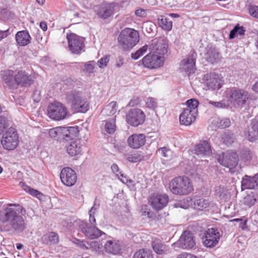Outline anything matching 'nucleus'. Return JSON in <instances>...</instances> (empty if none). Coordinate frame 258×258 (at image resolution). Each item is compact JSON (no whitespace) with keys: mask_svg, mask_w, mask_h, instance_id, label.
<instances>
[{"mask_svg":"<svg viewBox=\"0 0 258 258\" xmlns=\"http://www.w3.org/2000/svg\"><path fill=\"white\" fill-rule=\"evenodd\" d=\"M4 211L0 210V222L4 224L6 231H15L20 233L25 229L24 219L20 214L25 212L20 205L10 204Z\"/></svg>","mask_w":258,"mask_h":258,"instance_id":"obj_1","label":"nucleus"},{"mask_svg":"<svg viewBox=\"0 0 258 258\" xmlns=\"http://www.w3.org/2000/svg\"><path fill=\"white\" fill-rule=\"evenodd\" d=\"M2 78L5 84L10 88L18 86L27 87L32 83L30 75L20 70H7L1 72Z\"/></svg>","mask_w":258,"mask_h":258,"instance_id":"obj_2","label":"nucleus"},{"mask_svg":"<svg viewBox=\"0 0 258 258\" xmlns=\"http://www.w3.org/2000/svg\"><path fill=\"white\" fill-rule=\"evenodd\" d=\"M169 188L174 195L186 196L194 190L190 179L186 176H178L174 177L169 183Z\"/></svg>","mask_w":258,"mask_h":258,"instance_id":"obj_3","label":"nucleus"},{"mask_svg":"<svg viewBox=\"0 0 258 258\" xmlns=\"http://www.w3.org/2000/svg\"><path fill=\"white\" fill-rule=\"evenodd\" d=\"M66 101L72 108L77 112L85 113L89 109V104L82 92L72 90L66 95Z\"/></svg>","mask_w":258,"mask_h":258,"instance_id":"obj_4","label":"nucleus"},{"mask_svg":"<svg viewBox=\"0 0 258 258\" xmlns=\"http://www.w3.org/2000/svg\"><path fill=\"white\" fill-rule=\"evenodd\" d=\"M117 40L121 49L130 50L139 41V34L138 31L133 29L125 28L120 32Z\"/></svg>","mask_w":258,"mask_h":258,"instance_id":"obj_5","label":"nucleus"},{"mask_svg":"<svg viewBox=\"0 0 258 258\" xmlns=\"http://www.w3.org/2000/svg\"><path fill=\"white\" fill-rule=\"evenodd\" d=\"M79 132V127H56L49 130L50 137L59 142H66L73 140Z\"/></svg>","mask_w":258,"mask_h":258,"instance_id":"obj_6","label":"nucleus"},{"mask_svg":"<svg viewBox=\"0 0 258 258\" xmlns=\"http://www.w3.org/2000/svg\"><path fill=\"white\" fill-rule=\"evenodd\" d=\"M199 104L198 100L195 98L186 101L187 107L183 110L179 116V121L181 124L189 125L196 120Z\"/></svg>","mask_w":258,"mask_h":258,"instance_id":"obj_7","label":"nucleus"},{"mask_svg":"<svg viewBox=\"0 0 258 258\" xmlns=\"http://www.w3.org/2000/svg\"><path fill=\"white\" fill-rule=\"evenodd\" d=\"M3 148L7 150H13L19 145V138L17 130L11 127L9 128L2 135L1 140Z\"/></svg>","mask_w":258,"mask_h":258,"instance_id":"obj_8","label":"nucleus"},{"mask_svg":"<svg viewBox=\"0 0 258 258\" xmlns=\"http://www.w3.org/2000/svg\"><path fill=\"white\" fill-rule=\"evenodd\" d=\"M228 98L230 102L235 106L242 107L249 98L247 91L242 89L233 88L228 91Z\"/></svg>","mask_w":258,"mask_h":258,"instance_id":"obj_9","label":"nucleus"},{"mask_svg":"<svg viewBox=\"0 0 258 258\" xmlns=\"http://www.w3.org/2000/svg\"><path fill=\"white\" fill-rule=\"evenodd\" d=\"M48 115L52 119L62 120L64 119L67 115V109L62 103L54 102L49 105Z\"/></svg>","mask_w":258,"mask_h":258,"instance_id":"obj_10","label":"nucleus"},{"mask_svg":"<svg viewBox=\"0 0 258 258\" xmlns=\"http://www.w3.org/2000/svg\"><path fill=\"white\" fill-rule=\"evenodd\" d=\"M203 80L208 89L213 90H219L224 83L221 75L215 72H211L205 75Z\"/></svg>","mask_w":258,"mask_h":258,"instance_id":"obj_11","label":"nucleus"},{"mask_svg":"<svg viewBox=\"0 0 258 258\" xmlns=\"http://www.w3.org/2000/svg\"><path fill=\"white\" fill-rule=\"evenodd\" d=\"M144 112L140 109H130L126 114V121L131 125L138 126L145 120Z\"/></svg>","mask_w":258,"mask_h":258,"instance_id":"obj_12","label":"nucleus"},{"mask_svg":"<svg viewBox=\"0 0 258 258\" xmlns=\"http://www.w3.org/2000/svg\"><path fill=\"white\" fill-rule=\"evenodd\" d=\"M164 58L152 52L148 53L142 59L143 66L149 69H157L164 64Z\"/></svg>","mask_w":258,"mask_h":258,"instance_id":"obj_13","label":"nucleus"},{"mask_svg":"<svg viewBox=\"0 0 258 258\" xmlns=\"http://www.w3.org/2000/svg\"><path fill=\"white\" fill-rule=\"evenodd\" d=\"M69 47L70 51L75 54H79L84 48V38L76 34L67 35Z\"/></svg>","mask_w":258,"mask_h":258,"instance_id":"obj_14","label":"nucleus"},{"mask_svg":"<svg viewBox=\"0 0 258 258\" xmlns=\"http://www.w3.org/2000/svg\"><path fill=\"white\" fill-rule=\"evenodd\" d=\"M79 229L86 237L90 239H95L99 237L103 232L98 229L94 225H90L89 223L81 221L79 224Z\"/></svg>","mask_w":258,"mask_h":258,"instance_id":"obj_15","label":"nucleus"},{"mask_svg":"<svg viewBox=\"0 0 258 258\" xmlns=\"http://www.w3.org/2000/svg\"><path fill=\"white\" fill-rule=\"evenodd\" d=\"M169 201V197L166 194H152L149 198V203L151 207L156 211L164 208Z\"/></svg>","mask_w":258,"mask_h":258,"instance_id":"obj_16","label":"nucleus"},{"mask_svg":"<svg viewBox=\"0 0 258 258\" xmlns=\"http://www.w3.org/2000/svg\"><path fill=\"white\" fill-rule=\"evenodd\" d=\"M221 234L217 228H210L205 233L204 245L207 247L215 246L219 242Z\"/></svg>","mask_w":258,"mask_h":258,"instance_id":"obj_17","label":"nucleus"},{"mask_svg":"<svg viewBox=\"0 0 258 258\" xmlns=\"http://www.w3.org/2000/svg\"><path fill=\"white\" fill-rule=\"evenodd\" d=\"M60 178L61 182L68 186L74 185L77 179L76 172L70 167H65L61 170Z\"/></svg>","mask_w":258,"mask_h":258,"instance_id":"obj_18","label":"nucleus"},{"mask_svg":"<svg viewBox=\"0 0 258 258\" xmlns=\"http://www.w3.org/2000/svg\"><path fill=\"white\" fill-rule=\"evenodd\" d=\"M175 244L179 245L183 249H189L195 245L193 234L188 231H185Z\"/></svg>","mask_w":258,"mask_h":258,"instance_id":"obj_19","label":"nucleus"},{"mask_svg":"<svg viewBox=\"0 0 258 258\" xmlns=\"http://www.w3.org/2000/svg\"><path fill=\"white\" fill-rule=\"evenodd\" d=\"M238 162V155L235 152L228 153L223 157L221 164L229 169L231 173L235 172L234 168Z\"/></svg>","mask_w":258,"mask_h":258,"instance_id":"obj_20","label":"nucleus"},{"mask_svg":"<svg viewBox=\"0 0 258 258\" xmlns=\"http://www.w3.org/2000/svg\"><path fill=\"white\" fill-rule=\"evenodd\" d=\"M150 49L151 52L163 56L167 52V45L164 43L163 40L154 39L152 41Z\"/></svg>","mask_w":258,"mask_h":258,"instance_id":"obj_21","label":"nucleus"},{"mask_svg":"<svg viewBox=\"0 0 258 258\" xmlns=\"http://www.w3.org/2000/svg\"><path fill=\"white\" fill-rule=\"evenodd\" d=\"M241 190L257 189H258V174L250 176L245 175L241 181Z\"/></svg>","mask_w":258,"mask_h":258,"instance_id":"obj_22","label":"nucleus"},{"mask_svg":"<svg viewBox=\"0 0 258 258\" xmlns=\"http://www.w3.org/2000/svg\"><path fill=\"white\" fill-rule=\"evenodd\" d=\"M146 137L142 134H133L127 139V144L132 149H139L145 145Z\"/></svg>","mask_w":258,"mask_h":258,"instance_id":"obj_23","label":"nucleus"},{"mask_svg":"<svg viewBox=\"0 0 258 258\" xmlns=\"http://www.w3.org/2000/svg\"><path fill=\"white\" fill-rule=\"evenodd\" d=\"M195 64L196 58L194 54H192L181 62L180 69L188 74H193L196 70Z\"/></svg>","mask_w":258,"mask_h":258,"instance_id":"obj_24","label":"nucleus"},{"mask_svg":"<svg viewBox=\"0 0 258 258\" xmlns=\"http://www.w3.org/2000/svg\"><path fill=\"white\" fill-rule=\"evenodd\" d=\"M68 154L71 156L81 154L82 147L79 140H75L66 147Z\"/></svg>","mask_w":258,"mask_h":258,"instance_id":"obj_25","label":"nucleus"},{"mask_svg":"<svg viewBox=\"0 0 258 258\" xmlns=\"http://www.w3.org/2000/svg\"><path fill=\"white\" fill-rule=\"evenodd\" d=\"M16 40L21 46L28 45L31 41V37L27 31L23 30L18 32L16 34Z\"/></svg>","mask_w":258,"mask_h":258,"instance_id":"obj_26","label":"nucleus"},{"mask_svg":"<svg viewBox=\"0 0 258 258\" xmlns=\"http://www.w3.org/2000/svg\"><path fill=\"white\" fill-rule=\"evenodd\" d=\"M105 251L109 253L117 254L120 250L118 241L115 239L107 240L104 245Z\"/></svg>","mask_w":258,"mask_h":258,"instance_id":"obj_27","label":"nucleus"},{"mask_svg":"<svg viewBox=\"0 0 258 258\" xmlns=\"http://www.w3.org/2000/svg\"><path fill=\"white\" fill-rule=\"evenodd\" d=\"M196 153L198 155H209L212 153L211 146L207 141H202L195 147Z\"/></svg>","mask_w":258,"mask_h":258,"instance_id":"obj_28","label":"nucleus"},{"mask_svg":"<svg viewBox=\"0 0 258 258\" xmlns=\"http://www.w3.org/2000/svg\"><path fill=\"white\" fill-rule=\"evenodd\" d=\"M210 205L209 201L204 198H196L194 200V208L198 210H206Z\"/></svg>","mask_w":258,"mask_h":258,"instance_id":"obj_29","label":"nucleus"},{"mask_svg":"<svg viewBox=\"0 0 258 258\" xmlns=\"http://www.w3.org/2000/svg\"><path fill=\"white\" fill-rule=\"evenodd\" d=\"M117 110V104L115 101H112L106 105L102 110L101 114L106 116L114 114Z\"/></svg>","mask_w":258,"mask_h":258,"instance_id":"obj_30","label":"nucleus"},{"mask_svg":"<svg viewBox=\"0 0 258 258\" xmlns=\"http://www.w3.org/2000/svg\"><path fill=\"white\" fill-rule=\"evenodd\" d=\"M152 246L154 251L158 254H164L168 250L167 247L165 244L158 241H153Z\"/></svg>","mask_w":258,"mask_h":258,"instance_id":"obj_31","label":"nucleus"},{"mask_svg":"<svg viewBox=\"0 0 258 258\" xmlns=\"http://www.w3.org/2000/svg\"><path fill=\"white\" fill-rule=\"evenodd\" d=\"M126 160L132 163H136L144 159V155L140 152L136 151L127 154L125 155Z\"/></svg>","mask_w":258,"mask_h":258,"instance_id":"obj_32","label":"nucleus"},{"mask_svg":"<svg viewBox=\"0 0 258 258\" xmlns=\"http://www.w3.org/2000/svg\"><path fill=\"white\" fill-rule=\"evenodd\" d=\"M158 24L163 29L170 31L172 29V22L169 21L167 18L162 16L159 17L158 19Z\"/></svg>","mask_w":258,"mask_h":258,"instance_id":"obj_33","label":"nucleus"},{"mask_svg":"<svg viewBox=\"0 0 258 258\" xmlns=\"http://www.w3.org/2000/svg\"><path fill=\"white\" fill-rule=\"evenodd\" d=\"M245 29L243 26H240L238 24L236 25L233 29L230 32L229 39H232L238 35H244Z\"/></svg>","mask_w":258,"mask_h":258,"instance_id":"obj_34","label":"nucleus"},{"mask_svg":"<svg viewBox=\"0 0 258 258\" xmlns=\"http://www.w3.org/2000/svg\"><path fill=\"white\" fill-rule=\"evenodd\" d=\"M220 58V54L215 49H211L207 53V60L212 63L218 62Z\"/></svg>","mask_w":258,"mask_h":258,"instance_id":"obj_35","label":"nucleus"},{"mask_svg":"<svg viewBox=\"0 0 258 258\" xmlns=\"http://www.w3.org/2000/svg\"><path fill=\"white\" fill-rule=\"evenodd\" d=\"M42 239L47 244L56 243L58 241V235L53 232L48 233L44 235Z\"/></svg>","mask_w":258,"mask_h":258,"instance_id":"obj_36","label":"nucleus"},{"mask_svg":"<svg viewBox=\"0 0 258 258\" xmlns=\"http://www.w3.org/2000/svg\"><path fill=\"white\" fill-rule=\"evenodd\" d=\"M133 258H153L151 251L148 249H141L135 252Z\"/></svg>","mask_w":258,"mask_h":258,"instance_id":"obj_37","label":"nucleus"},{"mask_svg":"<svg viewBox=\"0 0 258 258\" xmlns=\"http://www.w3.org/2000/svg\"><path fill=\"white\" fill-rule=\"evenodd\" d=\"M105 130L109 134H112L116 130L115 119H108L106 120L105 124Z\"/></svg>","mask_w":258,"mask_h":258,"instance_id":"obj_38","label":"nucleus"},{"mask_svg":"<svg viewBox=\"0 0 258 258\" xmlns=\"http://www.w3.org/2000/svg\"><path fill=\"white\" fill-rule=\"evenodd\" d=\"M113 6L112 4H109L105 7L102 13L100 12V16L102 18L106 19L111 16L113 14Z\"/></svg>","mask_w":258,"mask_h":258,"instance_id":"obj_39","label":"nucleus"},{"mask_svg":"<svg viewBox=\"0 0 258 258\" xmlns=\"http://www.w3.org/2000/svg\"><path fill=\"white\" fill-rule=\"evenodd\" d=\"M217 126L219 128H225L230 125V120L228 118H218L217 121Z\"/></svg>","mask_w":258,"mask_h":258,"instance_id":"obj_40","label":"nucleus"},{"mask_svg":"<svg viewBox=\"0 0 258 258\" xmlns=\"http://www.w3.org/2000/svg\"><path fill=\"white\" fill-rule=\"evenodd\" d=\"M258 132L251 126L249 127L247 133V139L250 142H254L257 139Z\"/></svg>","mask_w":258,"mask_h":258,"instance_id":"obj_41","label":"nucleus"},{"mask_svg":"<svg viewBox=\"0 0 258 258\" xmlns=\"http://www.w3.org/2000/svg\"><path fill=\"white\" fill-rule=\"evenodd\" d=\"M215 192L217 196L222 198L226 196L227 189L224 186H218L215 187Z\"/></svg>","mask_w":258,"mask_h":258,"instance_id":"obj_42","label":"nucleus"},{"mask_svg":"<svg viewBox=\"0 0 258 258\" xmlns=\"http://www.w3.org/2000/svg\"><path fill=\"white\" fill-rule=\"evenodd\" d=\"M256 199L253 195H247L244 199V203L245 205L250 207L254 205L256 202Z\"/></svg>","mask_w":258,"mask_h":258,"instance_id":"obj_43","label":"nucleus"},{"mask_svg":"<svg viewBox=\"0 0 258 258\" xmlns=\"http://www.w3.org/2000/svg\"><path fill=\"white\" fill-rule=\"evenodd\" d=\"M158 151L162 156L167 158V160H169L172 155V151L166 147L160 148Z\"/></svg>","mask_w":258,"mask_h":258,"instance_id":"obj_44","label":"nucleus"},{"mask_svg":"<svg viewBox=\"0 0 258 258\" xmlns=\"http://www.w3.org/2000/svg\"><path fill=\"white\" fill-rule=\"evenodd\" d=\"M146 103L147 107L152 109H155L158 105L157 100L152 97L147 98L146 100Z\"/></svg>","mask_w":258,"mask_h":258,"instance_id":"obj_45","label":"nucleus"},{"mask_svg":"<svg viewBox=\"0 0 258 258\" xmlns=\"http://www.w3.org/2000/svg\"><path fill=\"white\" fill-rule=\"evenodd\" d=\"M248 12L249 15L256 19H258V6L251 5L248 6Z\"/></svg>","mask_w":258,"mask_h":258,"instance_id":"obj_46","label":"nucleus"},{"mask_svg":"<svg viewBox=\"0 0 258 258\" xmlns=\"http://www.w3.org/2000/svg\"><path fill=\"white\" fill-rule=\"evenodd\" d=\"M94 61H90L84 64V71L89 74L92 73L94 69Z\"/></svg>","mask_w":258,"mask_h":258,"instance_id":"obj_47","label":"nucleus"},{"mask_svg":"<svg viewBox=\"0 0 258 258\" xmlns=\"http://www.w3.org/2000/svg\"><path fill=\"white\" fill-rule=\"evenodd\" d=\"M119 180L123 183L126 184L127 185H134V181L132 179H129L126 176L123 174L121 172L118 176H117Z\"/></svg>","mask_w":258,"mask_h":258,"instance_id":"obj_48","label":"nucleus"},{"mask_svg":"<svg viewBox=\"0 0 258 258\" xmlns=\"http://www.w3.org/2000/svg\"><path fill=\"white\" fill-rule=\"evenodd\" d=\"M174 206L176 208H181L183 209H187L188 206V200L183 199V200H180L174 204Z\"/></svg>","mask_w":258,"mask_h":258,"instance_id":"obj_49","label":"nucleus"},{"mask_svg":"<svg viewBox=\"0 0 258 258\" xmlns=\"http://www.w3.org/2000/svg\"><path fill=\"white\" fill-rule=\"evenodd\" d=\"M9 126L7 118L5 116H0V134L3 132L4 129Z\"/></svg>","mask_w":258,"mask_h":258,"instance_id":"obj_50","label":"nucleus"},{"mask_svg":"<svg viewBox=\"0 0 258 258\" xmlns=\"http://www.w3.org/2000/svg\"><path fill=\"white\" fill-rule=\"evenodd\" d=\"M109 60V57L108 56H105L101 58L100 59H99L97 63L99 68H104V67H106L107 66Z\"/></svg>","mask_w":258,"mask_h":258,"instance_id":"obj_51","label":"nucleus"},{"mask_svg":"<svg viewBox=\"0 0 258 258\" xmlns=\"http://www.w3.org/2000/svg\"><path fill=\"white\" fill-rule=\"evenodd\" d=\"M222 140L223 143L227 145H231L233 142V139L226 134L222 135Z\"/></svg>","mask_w":258,"mask_h":258,"instance_id":"obj_52","label":"nucleus"},{"mask_svg":"<svg viewBox=\"0 0 258 258\" xmlns=\"http://www.w3.org/2000/svg\"><path fill=\"white\" fill-rule=\"evenodd\" d=\"M73 242L80 247L84 249H88L89 248V247L87 246L85 243H84V241L83 240H81L79 239L75 238L73 240Z\"/></svg>","mask_w":258,"mask_h":258,"instance_id":"obj_53","label":"nucleus"},{"mask_svg":"<svg viewBox=\"0 0 258 258\" xmlns=\"http://www.w3.org/2000/svg\"><path fill=\"white\" fill-rule=\"evenodd\" d=\"M28 187L29 188V192L30 195L35 196L38 199H40L42 196V194L38 190L33 188H30L29 187Z\"/></svg>","mask_w":258,"mask_h":258,"instance_id":"obj_54","label":"nucleus"},{"mask_svg":"<svg viewBox=\"0 0 258 258\" xmlns=\"http://www.w3.org/2000/svg\"><path fill=\"white\" fill-rule=\"evenodd\" d=\"M242 158L246 161L250 160L252 158V153L249 150H246L242 153Z\"/></svg>","mask_w":258,"mask_h":258,"instance_id":"obj_55","label":"nucleus"},{"mask_svg":"<svg viewBox=\"0 0 258 258\" xmlns=\"http://www.w3.org/2000/svg\"><path fill=\"white\" fill-rule=\"evenodd\" d=\"M90 247L93 250L98 251L100 249V245L97 241H92L90 244Z\"/></svg>","mask_w":258,"mask_h":258,"instance_id":"obj_56","label":"nucleus"},{"mask_svg":"<svg viewBox=\"0 0 258 258\" xmlns=\"http://www.w3.org/2000/svg\"><path fill=\"white\" fill-rule=\"evenodd\" d=\"M135 15L137 17L142 18L146 16V12L145 10L142 9H139L135 11Z\"/></svg>","mask_w":258,"mask_h":258,"instance_id":"obj_57","label":"nucleus"},{"mask_svg":"<svg viewBox=\"0 0 258 258\" xmlns=\"http://www.w3.org/2000/svg\"><path fill=\"white\" fill-rule=\"evenodd\" d=\"M209 103L211 104L217 108H223L225 106V105L222 102H215L213 101H209Z\"/></svg>","mask_w":258,"mask_h":258,"instance_id":"obj_58","label":"nucleus"},{"mask_svg":"<svg viewBox=\"0 0 258 258\" xmlns=\"http://www.w3.org/2000/svg\"><path fill=\"white\" fill-rule=\"evenodd\" d=\"M111 168L112 172L114 173L116 176H118L119 174H120L121 171L119 170V169L117 164H112Z\"/></svg>","mask_w":258,"mask_h":258,"instance_id":"obj_59","label":"nucleus"},{"mask_svg":"<svg viewBox=\"0 0 258 258\" xmlns=\"http://www.w3.org/2000/svg\"><path fill=\"white\" fill-rule=\"evenodd\" d=\"M177 258H197L196 256H194L192 254L187 253H183L180 254H179L177 256Z\"/></svg>","mask_w":258,"mask_h":258,"instance_id":"obj_60","label":"nucleus"},{"mask_svg":"<svg viewBox=\"0 0 258 258\" xmlns=\"http://www.w3.org/2000/svg\"><path fill=\"white\" fill-rule=\"evenodd\" d=\"M123 58L120 56H119L116 59L115 64L116 67L117 68L121 67L123 64Z\"/></svg>","mask_w":258,"mask_h":258,"instance_id":"obj_61","label":"nucleus"},{"mask_svg":"<svg viewBox=\"0 0 258 258\" xmlns=\"http://www.w3.org/2000/svg\"><path fill=\"white\" fill-rule=\"evenodd\" d=\"M95 213H89V222L90 223V224H91L92 225H94L95 226L96 225V219H95Z\"/></svg>","mask_w":258,"mask_h":258,"instance_id":"obj_62","label":"nucleus"},{"mask_svg":"<svg viewBox=\"0 0 258 258\" xmlns=\"http://www.w3.org/2000/svg\"><path fill=\"white\" fill-rule=\"evenodd\" d=\"M142 54H141L139 49L136 51L135 53H132L131 54V57L133 59L135 60L138 59L140 56H142Z\"/></svg>","mask_w":258,"mask_h":258,"instance_id":"obj_63","label":"nucleus"},{"mask_svg":"<svg viewBox=\"0 0 258 258\" xmlns=\"http://www.w3.org/2000/svg\"><path fill=\"white\" fill-rule=\"evenodd\" d=\"M250 126L258 132V119L252 120Z\"/></svg>","mask_w":258,"mask_h":258,"instance_id":"obj_64","label":"nucleus"}]
</instances>
